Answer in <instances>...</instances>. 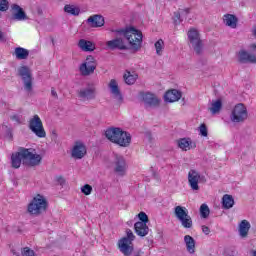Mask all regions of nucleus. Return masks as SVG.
Listing matches in <instances>:
<instances>
[{
  "label": "nucleus",
  "instance_id": "obj_46",
  "mask_svg": "<svg viewBox=\"0 0 256 256\" xmlns=\"http://www.w3.org/2000/svg\"><path fill=\"white\" fill-rule=\"evenodd\" d=\"M7 39L5 38V33L0 31V43H5Z\"/></svg>",
  "mask_w": 256,
  "mask_h": 256
},
{
  "label": "nucleus",
  "instance_id": "obj_13",
  "mask_svg": "<svg viewBox=\"0 0 256 256\" xmlns=\"http://www.w3.org/2000/svg\"><path fill=\"white\" fill-rule=\"evenodd\" d=\"M77 95L82 101H93L97 97V92L94 86H87L78 90Z\"/></svg>",
  "mask_w": 256,
  "mask_h": 256
},
{
  "label": "nucleus",
  "instance_id": "obj_24",
  "mask_svg": "<svg viewBox=\"0 0 256 256\" xmlns=\"http://www.w3.org/2000/svg\"><path fill=\"white\" fill-rule=\"evenodd\" d=\"M123 79L126 85H135V82L139 79V75L135 72L131 73V71L126 70L123 75Z\"/></svg>",
  "mask_w": 256,
  "mask_h": 256
},
{
  "label": "nucleus",
  "instance_id": "obj_53",
  "mask_svg": "<svg viewBox=\"0 0 256 256\" xmlns=\"http://www.w3.org/2000/svg\"><path fill=\"white\" fill-rule=\"evenodd\" d=\"M253 256H256V251L253 252Z\"/></svg>",
  "mask_w": 256,
  "mask_h": 256
},
{
  "label": "nucleus",
  "instance_id": "obj_7",
  "mask_svg": "<svg viewBox=\"0 0 256 256\" xmlns=\"http://www.w3.org/2000/svg\"><path fill=\"white\" fill-rule=\"evenodd\" d=\"M247 107L243 103L237 104L230 115L232 123H244L248 117Z\"/></svg>",
  "mask_w": 256,
  "mask_h": 256
},
{
  "label": "nucleus",
  "instance_id": "obj_1",
  "mask_svg": "<svg viewBox=\"0 0 256 256\" xmlns=\"http://www.w3.org/2000/svg\"><path fill=\"white\" fill-rule=\"evenodd\" d=\"M111 32L116 33L117 37L106 42V47L110 51H115V49L129 51L130 49L137 53L143 45V33L133 26L124 29H112Z\"/></svg>",
  "mask_w": 256,
  "mask_h": 256
},
{
  "label": "nucleus",
  "instance_id": "obj_3",
  "mask_svg": "<svg viewBox=\"0 0 256 256\" xmlns=\"http://www.w3.org/2000/svg\"><path fill=\"white\" fill-rule=\"evenodd\" d=\"M105 137L111 143H115L120 147H129L131 145V134L127 131H123L121 128L111 127L105 131Z\"/></svg>",
  "mask_w": 256,
  "mask_h": 256
},
{
  "label": "nucleus",
  "instance_id": "obj_12",
  "mask_svg": "<svg viewBox=\"0 0 256 256\" xmlns=\"http://www.w3.org/2000/svg\"><path fill=\"white\" fill-rule=\"evenodd\" d=\"M204 177L195 169H191L188 172V185L192 191H199V181Z\"/></svg>",
  "mask_w": 256,
  "mask_h": 256
},
{
  "label": "nucleus",
  "instance_id": "obj_20",
  "mask_svg": "<svg viewBox=\"0 0 256 256\" xmlns=\"http://www.w3.org/2000/svg\"><path fill=\"white\" fill-rule=\"evenodd\" d=\"M134 231L138 237H147L149 235V226L141 222H136L134 224Z\"/></svg>",
  "mask_w": 256,
  "mask_h": 256
},
{
  "label": "nucleus",
  "instance_id": "obj_2",
  "mask_svg": "<svg viewBox=\"0 0 256 256\" xmlns=\"http://www.w3.org/2000/svg\"><path fill=\"white\" fill-rule=\"evenodd\" d=\"M43 157L39 154H34L30 149L20 147L17 152L11 155V167L13 169H19L21 163L28 165V167H37L41 165Z\"/></svg>",
  "mask_w": 256,
  "mask_h": 256
},
{
  "label": "nucleus",
  "instance_id": "obj_5",
  "mask_svg": "<svg viewBox=\"0 0 256 256\" xmlns=\"http://www.w3.org/2000/svg\"><path fill=\"white\" fill-rule=\"evenodd\" d=\"M135 239V234L131 229H126V237L121 238L118 241L119 250L124 256H131L133 254V241Z\"/></svg>",
  "mask_w": 256,
  "mask_h": 256
},
{
  "label": "nucleus",
  "instance_id": "obj_26",
  "mask_svg": "<svg viewBox=\"0 0 256 256\" xmlns=\"http://www.w3.org/2000/svg\"><path fill=\"white\" fill-rule=\"evenodd\" d=\"M78 47H80V49L82 51H95V44H93V42L89 41V40H85V39H80L78 42Z\"/></svg>",
  "mask_w": 256,
  "mask_h": 256
},
{
  "label": "nucleus",
  "instance_id": "obj_8",
  "mask_svg": "<svg viewBox=\"0 0 256 256\" xmlns=\"http://www.w3.org/2000/svg\"><path fill=\"white\" fill-rule=\"evenodd\" d=\"M29 129L32 131V133H34V135H36V137H39L40 139L47 137V133L43 127V121H41L39 115H34L33 118L30 119Z\"/></svg>",
  "mask_w": 256,
  "mask_h": 256
},
{
  "label": "nucleus",
  "instance_id": "obj_25",
  "mask_svg": "<svg viewBox=\"0 0 256 256\" xmlns=\"http://www.w3.org/2000/svg\"><path fill=\"white\" fill-rule=\"evenodd\" d=\"M174 215L178 221H181L185 217L189 216V210H187V208L184 206H176L174 208Z\"/></svg>",
  "mask_w": 256,
  "mask_h": 256
},
{
  "label": "nucleus",
  "instance_id": "obj_23",
  "mask_svg": "<svg viewBox=\"0 0 256 256\" xmlns=\"http://www.w3.org/2000/svg\"><path fill=\"white\" fill-rule=\"evenodd\" d=\"M249 229H251V223L247 220H242L239 224V235L242 239L249 235Z\"/></svg>",
  "mask_w": 256,
  "mask_h": 256
},
{
  "label": "nucleus",
  "instance_id": "obj_29",
  "mask_svg": "<svg viewBox=\"0 0 256 256\" xmlns=\"http://www.w3.org/2000/svg\"><path fill=\"white\" fill-rule=\"evenodd\" d=\"M233 205H235V199L233 196L229 194H225L222 197V207L223 209H232Z\"/></svg>",
  "mask_w": 256,
  "mask_h": 256
},
{
  "label": "nucleus",
  "instance_id": "obj_10",
  "mask_svg": "<svg viewBox=\"0 0 256 256\" xmlns=\"http://www.w3.org/2000/svg\"><path fill=\"white\" fill-rule=\"evenodd\" d=\"M80 73L84 77H87L93 73H95V69H97V61L91 55L87 56L86 62L80 65Z\"/></svg>",
  "mask_w": 256,
  "mask_h": 256
},
{
  "label": "nucleus",
  "instance_id": "obj_37",
  "mask_svg": "<svg viewBox=\"0 0 256 256\" xmlns=\"http://www.w3.org/2000/svg\"><path fill=\"white\" fill-rule=\"evenodd\" d=\"M181 23H183V18L178 10L177 12H174V25H181Z\"/></svg>",
  "mask_w": 256,
  "mask_h": 256
},
{
  "label": "nucleus",
  "instance_id": "obj_36",
  "mask_svg": "<svg viewBox=\"0 0 256 256\" xmlns=\"http://www.w3.org/2000/svg\"><path fill=\"white\" fill-rule=\"evenodd\" d=\"M138 219L140 220L138 221V223H143L144 225H147V222L149 221V216H147L145 212H140L138 214Z\"/></svg>",
  "mask_w": 256,
  "mask_h": 256
},
{
  "label": "nucleus",
  "instance_id": "obj_31",
  "mask_svg": "<svg viewBox=\"0 0 256 256\" xmlns=\"http://www.w3.org/2000/svg\"><path fill=\"white\" fill-rule=\"evenodd\" d=\"M221 109H223V101H221V99H218L216 101H212L209 111L212 113V115H217V113H219Z\"/></svg>",
  "mask_w": 256,
  "mask_h": 256
},
{
  "label": "nucleus",
  "instance_id": "obj_14",
  "mask_svg": "<svg viewBox=\"0 0 256 256\" xmlns=\"http://www.w3.org/2000/svg\"><path fill=\"white\" fill-rule=\"evenodd\" d=\"M140 96L147 107H159V104L161 103V100H159L153 93L140 92Z\"/></svg>",
  "mask_w": 256,
  "mask_h": 256
},
{
  "label": "nucleus",
  "instance_id": "obj_44",
  "mask_svg": "<svg viewBox=\"0 0 256 256\" xmlns=\"http://www.w3.org/2000/svg\"><path fill=\"white\" fill-rule=\"evenodd\" d=\"M202 232H203L205 235H209V234L211 233V229H209L208 226L203 225V226H202Z\"/></svg>",
  "mask_w": 256,
  "mask_h": 256
},
{
  "label": "nucleus",
  "instance_id": "obj_50",
  "mask_svg": "<svg viewBox=\"0 0 256 256\" xmlns=\"http://www.w3.org/2000/svg\"><path fill=\"white\" fill-rule=\"evenodd\" d=\"M12 253H13L14 255L19 256V253H16V252H15V251H13V250H12Z\"/></svg>",
  "mask_w": 256,
  "mask_h": 256
},
{
  "label": "nucleus",
  "instance_id": "obj_41",
  "mask_svg": "<svg viewBox=\"0 0 256 256\" xmlns=\"http://www.w3.org/2000/svg\"><path fill=\"white\" fill-rule=\"evenodd\" d=\"M178 12L180 13V17L182 18V21H183L184 19H187V16L189 15L190 10L189 8L179 9Z\"/></svg>",
  "mask_w": 256,
  "mask_h": 256
},
{
  "label": "nucleus",
  "instance_id": "obj_18",
  "mask_svg": "<svg viewBox=\"0 0 256 256\" xmlns=\"http://www.w3.org/2000/svg\"><path fill=\"white\" fill-rule=\"evenodd\" d=\"M89 27L97 28L105 25V18L102 15L95 14L87 19Z\"/></svg>",
  "mask_w": 256,
  "mask_h": 256
},
{
  "label": "nucleus",
  "instance_id": "obj_39",
  "mask_svg": "<svg viewBox=\"0 0 256 256\" xmlns=\"http://www.w3.org/2000/svg\"><path fill=\"white\" fill-rule=\"evenodd\" d=\"M9 10V1L0 0V11L5 12Z\"/></svg>",
  "mask_w": 256,
  "mask_h": 256
},
{
  "label": "nucleus",
  "instance_id": "obj_52",
  "mask_svg": "<svg viewBox=\"0 0 256 256\" xmlns=\"http://www.w3.org/2000/svg\"><path fill=\"white\" fill-rule=\"evenodd\" d=\"M252 47L255 49V48H256V45H255V44H252Z\"/></svg>",
  "mask_w": 256,
  "mask_h": 256
},
{
  "label": "nucleus",
  "instance_id": "obj_4",
  "mask_svg": "<svg viewBox=\"0 0 256 256\" xmlns=\"http://www.w3.org/2000/svg\"><path fill=\"white\" fill-rule=\"evenodd\" d=\"M47 205V199H45L41 194H38L28 204L27 212L34 217H39V215H42V213L47 211Z\"/></svg>",
  "mask_w": 256,
  "mask_h": 256
},
{
  "label": "nucleus",
  "instance_id": "obj_40",
  "mask_svg": "<svg viewBox=\"0 0 256 256\" xmlns=\"http://www.w3.org/2000/svg\"><path fill=\"white\" fill-rule=\"evenodd\" d=\"M200 135L202 137H207L209 135V132L207 130V125L201 124L199 127Z\"/></svg>",
  "mask_w": 256,
  "mask_h": 256
},
{
  "label": "nucleus",
  "instance_id": "obj_54",
  "mask_svg": "<svg viewBox=\"0 0 256 256\" xmlns=\"http://www.w3.org/2000/svg\"><path fill=\"white\" fill-rule=\"evenodd\" d=\"M0 17H1V12H0Z\"/></svg>",
  "mask_w": 256,
  "mask_h": 256
},
{
  "label": "nucleus",
  "instance_id": "obj_9",
  "mask_svg": "<svg viewBox=\"0 0 256 256\" xmlns=\"http://www.w3.org/2000/svg\"><path fill=\"white\" fill-rule=\"evenodd\" d=\"M188 39L196 53V55H201L203 53V41L199 37V32L195 29H190L188 32Z\"/></svg>",
  "mask_w": 256,
  "mask_h": 256
},
{
  "label": "nucleus",
  "instance_id": "obj_33",
  "mask_svg": "<svg viewBox=\"0 0 256 256\" xmlns=\"http://www.w3.org/2000/svg\"><path fill=\"white\" fill-rule=\"evenodd\" d=\"M179 221L184 229H191V227H193V219L189 215Z\"/></svg>",
  "mask_w": 256,
  "mask_h": 256
},
{
  "label": "nucleus",
  "instance_id": "obj_11",
  "mask_svg": "<svg viewBox=\"0 0 256 256\" xmlns=\"http://www.w3.org/2000/svg\"><path fill=\"white\" fill-rule=\"evenodd\" d=\"M113 165L115 173H118L120 177H125V175H127V161L125 160V157L119 154H114Z\"/></svg>",
  "mask_w": 256,
  "mask_h": 256
},
{
  "label": "nucleus",
  "instance_id": "obj_15",
  "mask_svg": "<svg viewBox=\"0 0 256 256\" xmlns=\"http://www.w3.org/2000/svg\"><path fill=\"white\" fill-rule=\"evenodd\" d=\"M87 155V147L82 142H75L72 151V159H83Z\"/></svg>",
  "mask_w": 256,
  "mask_h": 256
},
{
  "label": "nucleus",
  "instance_id": "obj_35",
  "mask_svg": "<svg viewBox=\"0 0 256 256\" xmlns=\"http://www.w3.org/2000/svg\"><path fill=\"white\" fill-rule=\"evenodd\" d=\"M156 54L163 55V47L165 46V42L163 39H159L155 44Z\"/></svg>",
  "mask_w": 256,
  "mask_h": 256
},
{
  "label": "nucleus",
  "instance_id": "obj_21",
  "mask_svg": "<svg viewBox=\"0 0 256 256\" xmlns=\"http://www.w3.org/2000/svg\"><path fill=\"white\" fill-rule=\"evenodd\" d=\"M239 63H256V56L241 50L238 56Z\"/></svg>",
  "mask_w": 256,
  "mask_h": 256
},
{
  "label": "nucleus",
  "instance_id": "obj_27",
  "mask_svg": "<svg viewBox=\"0 0 256 256\" xmlns=\"http://www.w3.org/2000/svg\"><path fill=\"white\" fill-rule=\"evenodd\" d=\"M237 21L238 19L233 14L224 15V23L227 27H231V29H237Z\"/></svg>",
  "mask_w": 256,
  "mask_h": 256
},
{
  "label": "nucleus",
  "instance_id": "obj_38",
  "mask_svg": "<svg viewBox=\"0 0 256 256\" xmlns=\"http://www.w3.org/2000/svg\"><path fill=\"white\" fill-rule=\"evenodd\" d=\"M93 191V187L89 184H85L82 188H81V192L84 194V195H91Z\"/></svg>",
  "mask_w": 256,
  "mask_h": 256
},
{
  "label": "nucleus",
  "instance_id": "obj_45",
  "mask_svg": "<svg viewBox=\"0 0 256 256\" xmlns=\"http://www.w3.org/2000/svg\"><path fill=\"white\" fill-rule=\"evenodd\" d=\"M56 181L61 185H65V178H63V176H57Z\"/></svg>",
  "mask_w": 256,
  "mask_h": 256
},
{
  "label": "nucleus",
  "instance_id": "obj_30",
  "mask_svg": "<svg viewBox=\"0 0 256 256\" xmlns=\"http://www.w3.org/2000/svg\"><path fill=\"white\" fill-rule=\"evenodd\" d=\"M13 55H15L16 59L25 60L29 57V50L23 47H17L15 48Z\"/></svg>",
  "mask_w": 256,
  "mask_h": 256
},
{
  "label": "nucleus",
  "instance_id": "obj_16",
  "mask_svg": "<svg viewBox=\"0 0 256 256\" xmlns=\"http://www.w3.org/2000/svg\"><path fill=\"white\" fill-rule=\"evenodd\" d=\"M12 16L10 17L11 21H27V14L25 10L21 8L18 4H13L11 6Z\"/></svg>",
  "mask_w": 256,
  "mask_h": 256
},
{
  "label": "nucleus",
  "instance_id": "obj_6",
  "mask_svg": "<svg viewBox=\"0 0 256 256\" xmlns=\"http://www.w3.org/2000/svg\"><path fill=\"white\" fill-rule=\"evenodd\" d=\"M18 75L23 81L25 91L31 93L33 91V73H31V69L28 66H20Z\"/></svg>",
  "mask_w": 256,
  "mask_h": 256
},
{
  "label": "nucleus",
  "instance_id": "obj_28",
  "mask_svg": "<svg viewBox=\"0 0 256 256\" xmlns=\"http://www.w3.org/2000/svg\"><path fill=\"white\" fill-rule=\"evenodd\" d=\"M184 243L186 245V249L188 251V253H195V239L190 236V235H186L184 236Z\"/></svg>",
  "mask_w": 256,
  "mask_h": 256
},
{
  "label": "nucleus",
  "instance_id": "obj_43",
  "mask_svg": "<svg viewBox=\"0 0 256 256\" xmlns=\"http://www.w3.org/2000/svg\"><path fill=\"white\" fill-rule=\"evenodd\" d=\"M6 136L8 139H13V129L6 126Z\"/></svg>",
  "mask_w": 256,
  "mask_h": 256
},
{
  "label": "nucleus",
  "instance_id": "obj_19",
  "mask_svg": "<svg viewBox=\"0 0 256 256\" xmlns=\"http://www.w3.org/2000/svg\"><path fill=\"white\" fill-rule=\"evenodd\" d=\"M110 91L114 96V99L121 103L123 101V95L121 94V90H119V84H117V80L112 79L109 83Z\"/></svg>",
  "mask_w": 256,
  "mask_h": 256
},
{
  "label": "nucleus",
  "instance_id": "obj_49",
  "mask_svg": "<svg viewBox=\"0 0 256 256\" xmlns=\"http://www.w3.org/2000/svg\"><path fill=\"white\" fill-rule=\"evenodd\" d=\"M146 137L148 138V141H151V133H146Z\"/></svg>",
  "mask_w": 256,
  "mask_h": 256
},
{
  "label": "nucleus",
  "instance_id": "obj_47",
  "mask_svg": "<svg viewBox=\"0 0 256 256\" xmlns=\"http://www.w3.org/2000/svg\"><path fill=\"white\" fill-rule=\"evenodd\" d=\"M51 95H52V97H55V99H58V95H57V91H55V88H52L51 89Z\"/></svg>",
  "mask_w": 256,
  "mask_h": 256
},
{
  "label": "nucleus",
  "instance_id": "obj_22",
  "mask_svg": "<svg viewBox=\"0 0 256 256\" xmlns=\"http://www.w3.org/2000/svg\"><path fill=\"white\" fill-rule=\"evenodd\" d=\"M178 147L182 149V151H189V149H195L196 145L190 138H181L178 140Z\"/></svg>",
  "mask_w": 256,
  "mask_h": 256
},
{
  "label": "nucleus",
  "instance_id": "obj_42",
  "mask_svg": "<svg viewBox=\"0 0 256 256\" xmlns=\"http://www.w3.org/2000/svg\"><path fill=\"white\" fill-rule=\"evenodd\" d=\"M10 119H11L12 121H15V123H18V125H21V118L19 117V115H17V114L12 115V116L10 117Z\"/></svg>",
  "mask_w": 256,
  "mask_h": 256
},
{
  "label": "nucleus",
  "instance_id": "obj_48",
  "mask_svg": "<svg viewBox=\"0 0 256 256\" xmlns=\"http://www.w3.org/2000/svg\"><path fill=\"white\" fill-rule=\"evenodd\" d=\"M52 139H57V133L55 131L52 132Z\"/></svg>",
  "mask_w": 256,
  "mask_h": 256
},
{
  "label": "nucleus",
  "instance_id": "obj_51",
  "mask_svg": "<svg viewBox=\"0 0 256 256\" xmlns=\"http://www.w3.org/2000/svg\"><path fill=\"white\" fill-rule=\"evenodd\" d=\"M52 43H53V45H55V39H53V38H52Z\"/></svg>",
  "mask_w": 256,
  "mask_h": 256
},
{
  "label": "nucleus",
  "instance_id": "obj_32",
  "mask_svg": "<svg viewBox=\"0 0 256 256\" xmlns=\"http://www.w3.org/2000/svg\"><path fill=\"white\" fill-rule=\"evenodd\" d=\"M64 11L69 15H74V17H77L79 13H81V9H79V7H75V5H71V4H66L64 6Z\"/></svg>",
  "mask_w": 256,
  "mask_h": 256
},
{
  "label": "nucleus",
  "instance_id": "obj_34",
  "mask_svg": "<svg viewBox=\"0 0 256 256\" xmlns=\"http://www.w3.org/2000/svg\"><path fill=\"white\" fill-rule=\"evenodd\" d=\"M209 213H211L209 206H207V204H202L200 206V215L202 219H207V217H209Z\"/></svg>",
  "mask_w": 256,
  "mask_h": 256
},
{
  "label": "nucleus",
  "instance_id": "obj_17",
  "mask_svg": "<svg viewBox=\"0 0 256 256\" xmlns=\"http://www.w3.org/2000/svg\"><path fill=\"white\" fill-rule=\"evenodd\" d=\"M183 97L181 91L177 89L168 90L164 95V100L166 103H175V101H179Z\"/></svg>",
  "mask_w": 256,
  "mask_h": 256
}]
</instances>
